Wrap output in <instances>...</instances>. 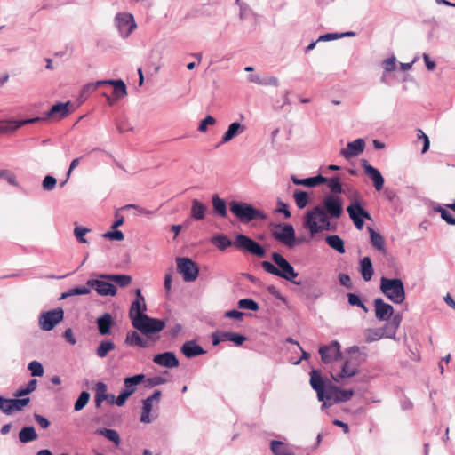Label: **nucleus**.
Masks as SVG:
<instances>
[{"instance_id": "c85d7f7f", "label": "nucleus", "mask_w": 455, "mask_h": 455, "mask_svg": "<svg viewBox=\"0 0 455 455\" xmlns=\"http://www.w3.org/2000/svg\"><path fill=\"white\" fill-rule=\"evenodd\" d=\"M113 324V318L109 313H105L97 319L98 330L100 335L110 334V329Z\"/></svg>"}, {"instance_id": "f8f14e48", "label": "nucleus", "mask_w": 455, "mask_h": 455, "mask_svg": "<svg viewBox=\"0 0 455 455\" xmlns=\"http://www.w3.org/2000/svg\"><path fill=\"white\" fill-rule=\"evenodd\" d=\"M63 317L64 311L60 307L44 312L39 316V326L43 331H52Z\"/></svg>"}, {"instance_id": "a18cd8bd", "label": "nucleus", "mask_w": 455, "mask_h": 455, "mask_svg": "<svg viewBox=\"0 0 455 455\" xmlns=\"http://www.w3.org/2000/svg\"><path fill=\"white\" fill-rule=\"evenodd\" d=\"M293 197L296 203V205L299 209H303L308 204V194L302 190H295L293 193Z\"/></svg>"}, {"instance_id": "cd10ccee", "label": "nucleus", "mask_w": 455, "mask_h": 455, "mask_svg": "<svg viewBox=\"0 0 455 455\" xmlns=\"http://www.w3.org/2000/svg\"><path fill=\"white\" fill-rule=\"evenodd\" d=\"M245 131V126L241 124L239 122H234L229 124L228 130L224 133L221 143H228L237 135L243 133Z\"/></svg>"}, {"instance_id": "864d4df0", "label": "nucleus", "mask_w": 455, "mask_h": 455, "mask_svg": "<svg viewBox=\"0 0 455 455\" xmlns=\"http://www.w3.org/2000/svg\"><path fill=\"white\" fill-rule=\"evenodd\" d=\"M124 210H126V209H134L136 211V215H143V216H148V217H150L152 215H154L156 213V211H150V210H148L144 207H141L140 205H137V204H126L123 207Z\"/></svg>"}, {"instance_id": "37998d69", "label": "nucleus", "mask_w": 455, "mask_h": 455, "mask_svg": "<svg viewBox=\"0 0 455 455\" xmlns=\"http://www.w3.org/2000/svg\"><path fill=\"white\" fill-rule=\"evenodd\" d=\"M221 339L231 341L236 346H241L246 340V337L232 331H225L221 333Z\"/></svg>"}, {"instance_id": "052dcab7", "label": "nucleus", "mask_w": 455, "mask_h": 455, "mask_svg": "<svg viewBox=\"0 0 455 455\" xmlns=\"http://www.w3.org/2000/svg\"><path fill=\"white\" fill-rule=\"evenodd\" d=\"M440 212L441 217L450 225H455V217L446 209L439 207L436 209Z\"/></svg>"}, {"instance_id": "680f3d73", "label": "nucleus", "mask_w": 455, "mask_h": 455, "mask_svg": "<svg viewBox=\"0 0 455 455\" xmlns=\"http://www.w3.org/2000/svg\"><path fill=\"white\" fill-rule=\"evenodd\" d=\"M57 180L53 176L47 175L43 180V188L46 191H52L56 186Z\"/></svg>"}, {"instance_id": "4c0bfd02", "label": "nucleus", "mask_w": 455, "mask_h": 455, "mask_svg": "<svg viewBox=\"0 0 455 455\" xmlns=\"http://www.w3.org/2000/svg\"><path fill=\"white\" fill-rule=\"evenodd\" d=\"M270 449L275 455H294L291 451L288 444L281 441H271Z\"/></svg>"}, {"instance_id": "f704fd0d", "label": "nucleus", "mask_w": 455, "mask_h": 455, "mask_svg": "<svg viewBox=\"0 0 455 455\" xmlns=\"http://www.w3.org/2000/svg\"><path fill=\"white\" fill-rule=\"evenodd\" d=\"M364 335L367 342L377 341L384 337L393 338V335H386L385 329L383 328L367 329L364 331Z\"/></svg>"}, {"instance_id": "473e14b6", "label": "nucleus", "mask_w": 455, "mask_h": 455, "mask_svg": "<svg viewBox=\"0 0 455 455\" xmlns=\"http://www.w3.org/2000/svg\"><path fill=\"white\" fill-rule=\"evenodd\" d=\"M212 203L215 214L221 218H226L228 216L227 204L224 199L220 198L217 195H214L212 196Z\"/></svg>"}, {"instance_id": "49530a36", "label": "nucleus", "mask_w": 455, "mask_h": 455, "mask_svg": "<svg viewBox=\"0 0 455 455\" xmlns=\"http://www.w3.org/2000/svg\"><path fill=\"white\" fill-rule=\"evenodd\" d=\"M103 277L110 279L112 283H116L120 287L128 286L132 282V277L127 275H109V276Z\"/></svg>"}, {"instance_id": "603ef678", "label": "nucleus", "mask_w": 455, "mask_h": 455, "mask_svg": "<svg viewBox=\"0 0 455 455\" xmlns=\"http://www.w3.org/2000/svg\"><path fill=\"white\" fill-rule=\"evenodd\" d=\"M91 231L90 228L83 226H76L74 228V235L76 239L81 243H86L85 235Z\"/></svg>"}, {"instance_id": "09e8293b", "label": "nucleus", "mask_w": 455, "mask_h": 455, "mask_svg": "<svg viewBox=\"0 0 455 455\" xmlns=\"http://www.w3.org/2000/svg\"><path fill=\"white\" fill-rule=\"evenodd\" d=\"M90 400V394L87 391H83L79 395L77 400L74 404V411H79L83 410Z\"/></svg>"}, {"instance_id": "9d476101", "label": "nucleus", "mask_w": 455, "mask_h": 455, "mask_svg": "<svg viewBox=\"0 0 455 455\" xmlns=\"http://www.w3.org/2000/svg\"><path fill=\"white\" fill-rule=\"evenodd\" d=\"M272 235L276 241L290 249L295 247L299 243L295 237V231L291 224L276 226L275 229L272 232Z\"/></svg>"}, {"instance_id": "79ce46f5", "label": "nucleus", "mask_w": 455, "mask_h": 455, "mask_svg": "<svg viewBox=\"0 0 455 455\" xmlns=\"http://www.w3.org/2000/svg\"><path fill=\"white\" fill-rule=\"evenodd\" d=\"M91 292V286L85 284L84 286H77L72 289H69L66 292H63L60 298V299H64L71 296L76 295H87Z\"/></svg>"}, {"instance_id": "774afa93", "label": "nucleus", "mask_w": 455, "mask_h": 455, "mask_svg": "<svg viewBox=\"0 0 455 455\" xmlns=\"http://www.w3.org/2000/svg\"><path fill=\"white\" fill-rule=\"evenodd\" d=\"M103 236L115 241H122L124 238L123 232L119 230L108 231Z\"/></svg>"}, {"instance_id": "69168bd1", "label": "nucleus", "mask_w": 455, "mask_h": 455, "mask_svg": "<svg viewBox=\"0 0 455 455\" xmlns=\"http://www.w3.org/2000/svg\"><path fill=\"white\" fill-rule=\"evenodd\" d=\"M11 404H12V399H6L4 398L2 395H0V410L4 414L10 415L11 414Z\"/></svg>"}, {"instance_id": "58836bf2", "label": "nucleus", "mask_w": 455, "mask_h": 455, "mask_svg": "<svg viewBox=\"0 0 455 455\" xmlns=\"http://www.w3.org/2000/svg\"><path fill=\"white\" fill-rule=\"evenodd\" d=\"M19 439L21 443H27L37 439V434L33 427H24L19 433Z\"/></svg>"}, {"instance_id": "a211bd4d", "label": "nucleus", "mask_w": 455, "mask_h": 455, "mask_svg": "<svg viewBox=\"0 0 455 455\" xmlns=\"http://www.w3.org/2000/svg\"><path fill=\"white\" fill-rule=\"evenodd\" d=\"M375 316L379 321H387L394 314V307L382 299H374Z\"/></svg>"}, {"instance_id": "7c9ffc66", "label": "nucleus", "mask_w": 455, "mask_h": 455, "mask_svg": "<svg viewBox=\"0 0 455 455\" xmlns=\"http://www.w3.org/2000/svg\"><path fill=\"white\" fill-rule=\"evenodd\" d=\"M359 270L364 281L368 282L372 278L374 270L371 259L369 257H364L360 260Z\"/></svg>"}, {"instance_id": "de8ad7c7", "label": "nucleus", "mask_w": 455, "mask_h": 455, "mask_svg": "<svg viewBox=\"0 0 455 455\" xmlns=\"http://www.w3.org/2000/svg\"><path fill=\"white\" fill-rule=\"evenodd\" d=\"M337 395L335 396L334 403H342L349 401L353 395L354 391L352 389H342L338 387Z\"/></svg>"}, {"instance_id": "72a5a7b5", "label": "nucleus", "mask_w": 455, "mask_h": 455, "mask_svg": "<svg viewBox=\"0 0 455 455\" xmlns=\"http://www.w3.org/2000/svg\"><path fill=\"white\" fill-rule=\"evenodd\" d=\"M20 128L19 120L2 119L0 120V134L12 133Z\"/></svg>"}, {"instance_id": "aec40b11", "label": "nucleus", "mask_w": 455, "mask_h": 455, "mask_svg": "<svg viewBox=\"0 0 455 455\" xmlns=\"http://www.w3.org/2000/svg\"><path fill=\"white\" fill-rule=\"evenodd\" d=\"M324 209L331 218H339L342 213V204L339 197L328 196L323 200Z\"/></svg>"}, {"instance_id": "412c9836", "label": "nucleus", "mask_w": 455, "mask_h": 455, "mask_svg": "<svg viewBox=\"0 0 455 455\" xmlns=\"http://www.w3.org/2000/svg\"><path fill=\"white\" fill-rule=\"evenodd\" d=\"M153 362L166 368H175L179 366V360L172 352L158 354L154 356Z\"/></svg>"}, {"instance_id": "b1692460", "label": "nucleus", "mask_w": 455, "mask_h": 455, "mask_svg": "<svg viewBox=\"0 0 455 455\" xmlns=\"http://www.w3.org/2000/svg\"><path fill=\"white\" fill-rule=\"evenodd\" d=\"M310 385L312 388L316 391L318 400H323L326 387L320 373L315 370L310 372Z\"/></svg>"}, {"instance_id": "0e129e2a", "label": "nucleus", "mask_w": 455, "mask_h": 455, "mask_svg": "<svg viewBox=\"0 0 455 455\" xmlns=\"http://www.w3.org/2000/svg\"><path fill=\"white\" fill-rule=\"evenodd\" d=\"M382 67L386 72H391L396 68V59L395 56L387 58L383 60Z\"/></svg>"}, {"instance_id": "ddd939ff", "label": "nucleus", "mask_w": 455, "mask_h": 455, "mask_svg": "<svg viewBox=\"0 0 455 455\" xmlns=\"http://www.w3.org/2000/svg\"><path fill=\"white\" fill-rule=\"evenodd\" d=\"M347 213L357 229L363 228L364 219L371 220L370 213L364 210L357 200H354L347 207Z\"/></svg>"}, {"instance_id": "e433bc0d", "label": "nucleus", "mask_w": 455, "mask_h": 455, "mask_svg": "<svg viewBox=\"0 0 455 455\" xmlns=\"http://www.w3.org/2000/svg\"><path fill=\"white\" fill-rule=\"evenodd\" d=\"M338 387L334 385H329L326 387V389L324 391V395L323 396V400H320L321 402H323V408H325L327 406H331L334 404V399L337 395Z\"/></svg>"}, {"instance_id": "5fc2aeb1", "label": "nucleus", "mask_w": 455, "mask_h": 455, "mask_svg": "<svg viewBox=\"0 0 455 455\" xmlns=\"http://www.w3.org/2000/svg\"><path fill=\"white\" fill-rule=\"evenodd\" d=\"M238 307L242 309L258 311L259 307L256 301L251 299H243L238 301Z\"/></svg>"}, {"instance_id": "5701e85b", "label": "nucleus", "mask_w": 455, "mask_h": 455, "mask_svg": "<svg viewBox=\"0 0 455 455\" xmlns=\"http://www.w3.org/2000/svg\"><path fill=\"white\" fill-rule=\"evenodd\" d=\"M69 102H59L53 105L51 109L46 113V118L52 117L56 120L62 119L69 114Z\"/></svg>"}, {"instance_id": "4d7b16f0", "label": "nucleus", "mask_w": 455, "mask_h": 455, "mask_svg": "<svg viewBox=\"0 0 455 455\" xmlns=\"http://www.w3.org/2000/svg\"><path fill=\"white\" fill-rule=\"evenodd\" d=\"M28 369L31 371V375L34 377H41L44 374L43 365L37 361L30 362Z\"/></svg>"}, {"instance_id": "dca6fc26", "label": "nucleus", "mask_w": 455, "mask_h": 455, "mask_svg": "<svg viewBox=\"0 0 455 455\" xmlns=\"http://www.w3.org/2000/svg\"><path fill=\"white\" fill-rule=\"evenodd\" d=\"M330 373L333 381L341 383L345 379L354 377L357 373V368L349 361H346L342 363L340 370L333 366Z\"/></svg>"}, {"instance_id": "6ab92c4d", "label": "nucleus", "mask_w": 455, "mask_h": 455, "mask_svg": "<svg viewBox=\"0 0 455 455\" xmlns=\"http://www.w3.org/2000/svg\"><path fill=\"white\" fill-rule=\"evenodd\" d=\"M363 167L366 176L372 180L375 189L377 191L381 190L385 180L380 172L365 160L363 162Z\"/></svg>"}, {"instance_id": "c756f323", "label": "nucleus", "mask_w": 455, "mask_h": 455, "mask_svg": "<svg viewBox=\"0 0 455 455\" xmlns=\"http://www.w3.org/2000/svg\"><path fill=\"white\" fill-rule=\"evenodd\" d=\"M208 211L207 206L197 199L192 201L190 216L196 220H202L204 219Z\"/></svg>"}, {"instance_id": "423d86ee", "label": "nucleus", "mask_w": 455, "mask_h": 455, "mask_svg": "<svg viewBox=\"0 0 455 455\" xmlns=\"http://www.w3.org/2000/svg\"><path fill=\"white\" fill-rule=\"evenodd\" d=\"M132 325L134 329L140 331L148 338H150L162 331L166 324L164 320L153 318L146 315L134 322Z\"/></svg>"}, {"instance_id": "4468645a", "label": "nucleus", "mask_w": 455, "mask_h": 455, "mask_svg": "<svg viewBox=\"0 0 455 455\" xmlns=\"http://www.w3.org/2000/svg\"><path fill=\"white\" fill-rule=\"evenodd\" d=\"M319 354L323 363H335L341 358L340 344L333 340L329 345L320 347Z\"/></svg>"}, {"instance_id": "338daca9", "label": "nucleus", "mask_w": 455, "mask_h": 455, "mask_svg": "<svg viewBox=\"0 0 455 455\" xmlns=\"http://www.w3.org/2000/svg\"><path fill=\"white\" fill-rule=\"evenodd\" d=\"M116 129L120 133H124L128 131H132V127L128 124L125 118L116 121Z\"/></svg>"}, {"instance_id": "6e6d98bb", "label": "nucleus", "mask_w": 455, "mask_h": 455, "mask_svg": "<svg viewBox=\"0 0 455 455\" xmlns=\"http://www.w3.org/2000/svg\"><path fill=\"white\" fill-rule=\"evenodd\" d=\"M325 183L328 184V187L332 193L340 194L342 192V186L338 177L327 178Z\"/></svg>"}, {"instance_id": "3c124183", "label": "nucleus", "mask_w": 455, "mask_h": 455, "mask_svg": "<svg viewBox=\"0 0 455 455\" xmlns=\"http://www.w3.org/2000/svg\"><path fill=\"white\" fill-rule=\"evenodd\" d=\"M114 87V95L116 99H120L127 95V89L124 82L122 79H116V84Z\"/></svg>"}, {"instance_id": "7ed1b4c3", "label": "nucleus", "mask_w": 455, "mask_h": 455, "mask_svg": "<svg viewBox=\"0 0 455 455\" xmlns=\"http://www.w3.org/2000/svg\"><path fill=\"white\" fill-rule=\"evenodd\" d=\"M379 290L383 295L395 304H402L405 300V289L400 278H380Z\"/></svg>"}, {"instance_id": "f257e3e1", "label": "nucleus", "mask_w": 455, "mask_h": 455, "mask_svg": "<svg viewBox=\"0 0 455 455\" xmlns=\"http://www.w3.org/2000/svg\"><path fill=\"white\" fill-rule=\"evenodd\" d=\"M211 242L220 251H224L234 244L236 249L259 258H263L266 255L265 249L259 243L243 234L237 235L234 243L225 235H217L212 237Z\"/></svg>"}, {"instance_id": "2f4dec72", "label": "nucleus", "mask_w": 455, "mask_h": 455, "mask_svg": "<svg viewBox=\"0 0 455 455\" xmlns=\"http://www.w3.org/2000/svg\"><path fill=\"white\" fill-rule=\"evenodd\" d=\"M368 231L370 233V238L372 246L376 250L386 253L385 241L383 236L379 233L376 232L371 227H368Z\"/></svg>"}, {"instance_id": "4be33fe9", "label": "nucleus", "mask_w": 455, "mask_h": 455, "mask_svg": "<svg viewBox=\"0 0 455 455\" xmlns=\"http://www.w3.org/2000/svg\"><path fill=\"white\" fill-rule=\"evenodd\" d=\"M181 352L187 358H193L206 353L195 340L185 342L181 347Z\"/></svg>"}, {"instance_id": "e2e57ef3", "label": "nucleus", "mask_w": 455, "mask_h": 455, "mask_svg": "<svg viewBox=\"0 0 455 455\" xmlns=\"http://www.w3.org/2000/svg\"><path fill=\"white\" fill-rule=\"evenodd\" d=\"M0 179H5L9 184L18 186L15 175L7 170H0Z\"/></svg>"}, {"instance_id": "8fccbe9b", "label": "nucleus", "mask_w": 455, "mask_h": 455, "mask_svg": "<svg viewBox=\"0 0 455 455\" xmlns=\"http://www.w3.org/2000/svg\"><path fill=\"white\" fill-rule=\"evenodd\" d=\"M30 402V399L26 398H20V399H12V404H11V414L14 411H20L26 407Z\"/></svg>"}, {"instance_id": "2eb2a0df", "label": "nucleus", "mask_w": 455, "mask_h": 455, "mask_svg": "<svg viewBox=\"0 0 455 455\" xmlns=\"http://www.w3.org/2000/svg\"><path fill=\"white\" fill-rule=\"evenodd\" d=\"M146 311L147 305L145 302V298L141 293V290L137 289L135 291V299L132 301L129 310V317L131 319L132 324L137 320L140 319L142 316L146 315Z\"/></svg>"}, {"instance_id": "ea45409f", "label": "nucleus", "mask_w": 455, "mask_h": 455, "mask_svg": "<svg viewBox=\"0 0 455 455\" xmlns=\"http://www.w3.org/2000/svg\"><path fill=\"white\" fill-rule=\"evenodd\" d=\"M326 243L333 250L337 251L339 253H345V246L344 241L337 235H328L326 237Z\"/></svg>"}, {"instance_id": "c03bdc74", "label": "nucleus", "mask_w": 455, "mask_h": 455, "mask_svg": "<svg viewBox=\"0 0 455 455\" xmlns=\"http://www.w3.org/2000/svg\"><path fill=\"white\" fill-rule=\"evenodd\" d=\"M115 347V344L110 340L101 341L96 349V355L100 358H104L110 351L114 350Z\"/></svg>"}, {"instance_id": "c9c22d12", "label": "nucleus", "mask_w": 455, "mask_h": 455, "mask_svg": "<svg viewBox=\"0 0 455 455\" xmlns=\"http://www.w3.org/2000/svg\"><path fill=\"white\" fill-rule=\"evenodd\" d=\"M107 385L103 382H98L95 386V406L97 408L100 407L103 401L108 398V395L107 394Z\"/></svg>"}, {"instance_id": "0eeeda50", "label": "nucleus", "mask_w": 455, "mask_h": 455, "mask_svg": "<svg viewBox=\"0 0 455 455\" xmlns=\"http://www.w3.org/2000/svg\"><path fill=\"white\" fill-rule=\"evenodd\" d=\"M94 277L87 280L86 284L91 286V290L93 289L100 296H115L116 294V288L108 278L101 276H109L105 274H93Z\"/></svg>"}, {"instance_id": "f3484780", "label": "nucleus", "mask_w": 455, "mask_h": 455, "mask_svg": "<svg viewBox=\"0 0 455 455\" xmlns=\"http://www.w3.org/2000/svg\"><path fill=\"white\" fill-rule=\"evenodd\" d=\"M365 148V141L363 139H356L348 142L345 148L339 151V155L347 160L358 156Z\"/></svg>"}, {"instance_id": "9b49d317", "label": "nucleus", "mask_w": 455, "mask_h": 455, "mask_svg": "<svg viewBox=\"0 0 455 455\" xmlns=\"http://www.w3.org/2000/svg\"><path fill=\"white\" fill-rule=\"evenodd\" d=\"M162 393L160 390L155 392L142 401V411L140 415V422L149 424L157 418V414L153 412V408L160 402Z\"/></svg>"}, {"instance_id": "a19ab883", "label": "nucleus", "mask_w": 455, "mask_h": 455, "mask_svg": "<svg viewBox=\"0 0 455 455\" xmlns=\"http://www.w3.org/2000/svg\"><path fill=\"white\" fill-rule=\"evenodd\" d=\"M96 434L103 435L108 441L115 443L116 446L119 445L121 443L120 435L116 430L109 428H99L96 430Z\"/></svg>"}, {"instance_id": "13d9d810", "label": "nucleus", "mask_w": 455, "mask_h": 455, "mask_svg": "<svg viewBox=\"0 0 455 455\" xmlns=\"http://www.w3.org/2000/svg\"><path fill=\"white\" fill-rule=\"evenodd\" d=\"M347 299H348L349 305L361 307L365 313L368 312V308L363 303V301L361 300V299L358 295H356L355 293H348Z\"/></svg>"}, {"instance_id": "6e6552de", "label": "nucleus", "mask_w": 455, "mask_h": 455, "mask_svg": "<svg viewBox=\"0 0 455 455\" xmlns=\"http://www.w3.org/2000/svg\"><path fill=\"white\" fill-rule=\"evenodd\" d=\"M114 24L118 30L119 36L126 39L137 28L134 17L129 12H118L115 16Z\"/></svg>"}, {"instance_id": "393cba45", "label": "nucleus", "mask_w": 455, "mask_h": 455, "mask_svg": "<svg viewBox=\"0 0 455 455\" xmlns=\"http://www.w3.org/2000/svg\"><path fill=\"white\" fill-rule=\"evenodd\" d=\"M144 379V374H137L132 377L125 378L124 379V388L122 391L131 396L136 391L137 386L140 385Z\"/></svg>"}, {"instance_id": "a878e982", "label": "nucleus", "mask_w": 455, "mask_h": 455, "mask_svg": "<svg viewBox=\"0 0 455 455\" xmlns=\"http://www.w3.org/2000/svg\"><path fill=\"white\" fill-rule=\"evenodd\" d=\"M124 342L128 346L138 347L142 348H146L150 346L149 342L147 339H143L135 331L127 332Z\"/></svg>"}, {"instance_id": "bf43d9fd", "label": "nucleus", "mask_w": 455, "mask_h": 455, "mask_svg": "<svg viewBox=\"0 0 455 455\" xmlns=\"http://www.w3.org/2000/svg\"><path fill=\"white\" fill-rule=\"evenodd\" d=\"M216 124V119L212 116H207L204 119L201 120L198 131L200 132H205L207 131L208 125H214Z\"/></svg>"}, {"instance_id": "f03ea898", "label": "nucleus", "mask_w": 455, "mask_h": 455, "mask_svg": "<svg viewBox=\"0 0 455 455\" xmlns=\"http://www.w3.org/2000/svg\"><path fill=\"white\" fill-rule=\"evenodd\" d=\"M272 259L279 267V268L269 261H262L261 266L267 273L283 278L296 285L301 284L300 282L295 280L299 274L295 271L294 267L288 262V260L285 259L281 254L278 252H273Z\"/></svg>"}, {"instance_id": "39448f33", "label": "nucleus", "mask_w": 455, "mask_h": 455, "mask_svg": "<svg viewBox=\"0 0 455 455\" xmlns=\"http://www.w3.org/2000/svg\"><path fill=\"white\" fill-rule=\"evenodd\" d=\"M229 207L231 212L243 222H250L256 219L263 220L267 219L264 212L247 203L232 201Z\"/></svg>"}, {"instance_id": "20e7f679", "label": "nucleus", "mask_w": 455, "mask_h": 455, "mask_svg": "<svg viewBox=\"0 0 455 455\" xmlns=\"http://www.w3.org/2000/svg\"><path fill=\"white\" fill-rule=\"evenodd\" d=\"M329 225V217L320 206L313 208L306 215L304 227L310 231L312 236L323 229H327Z\"/></svg>"}, {"instance_id": "1a4fd4ad", "label": "nucleus", "mask_w": 455, "mask_h": 455, "mask_svg": "<svg viewBox=\"0 0 455 455\" xmlns=\"http://www.w3.org/2000/svg\"><path fill=\"white\" fill-rule=\"evenodd\" d=\"M177 271L182 276L183 280L188 283L194 282L199 274V267L189 258H176Z\"/></svg>"}, {"instance_id": "bb28decb", "label": "nucleus", "mask_w": 455, "mask_h": 455, "mask_svg": "<svg viewBox=\"0 0 455 455\" xmlns=\"http://www.w3.org/2000/svg\"><path fill=\"white\" fill-rule=\"evenodd\" d=\"M291 180L295 185L314 188L320 184L325 183V181L327 180V178H325L320 174L317 176H315V177H309V178H306V179H299L296 176H292Z\"/></svg>"}]
</instances>
